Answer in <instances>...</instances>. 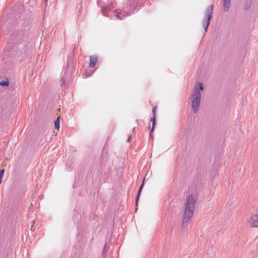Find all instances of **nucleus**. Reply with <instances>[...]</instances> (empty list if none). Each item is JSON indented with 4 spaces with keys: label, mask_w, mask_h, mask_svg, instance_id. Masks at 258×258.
<instances>
[{
    "label": "nucleus",
    "mask_w": 258,
    "mask_h": 258,
    "mask_svg": "<svg viewBox=\"0 0 258 258\" xmlns=\"http://www.w3.org/2000/svg\"><path fill=\"white\" fill-rule=\"evenodd\" d=\"M130 139H131V137H130V136H129V137H128V139H127V142H130Z\"/></svg>",
    "instance_id": "2eb2a0df"
},
{
    "label": "nucleus",
    "mask_w": 258,
    "mask_h": 258,
    "mask_svg": "<svg viewBox=\"0 0 258 258\" xmlns=\"http://www.w3.org/2000/svg\"><path fill=\"white\" fill-rule=\"evenodd\" d=\"M153 116L151 118V121L152 122V127L151 130V132H153L156 124V108L154 107L152 109Z\"/></svg>",
    "instance_id": "39448f33"
},
{
    "label": "nucleus",
    "mask_w": 258,
    "mask_h": 258,
    "mask_svg": "<svg viewBox=\"0 0 258 258\" xmlns=\"http://www.w3.org/2000/svg\"><path fill=\"white\" fill-rule=\"evenodd\" d=\"M4 174V169L0 170V184L2 183V178Z\"/></svg>",
    "instance_id": "f8f14e48"
},
{
    "label": "nucleus",
    "mask_w": 258,
    "mask_h": 258,
    "mask_svg": "<svg viewBox=\"0 0 258 258\" xmlns=\"http://www.w3.org/2000/svg\"><path fill=\"white\" fill-rule=\"evenodd\" d=\"M0 84L3 86H8L9 85V82L8 81H2L1 82Z\"/></svg>",
    "instance_id": "9b49d317"
},
{
    "label": "nucleus",
    "mask_w": 258,
    "mask_h": 258,
    "mask_svg": "<svg viewBox=\"0 0 258 258\" xmlns=\"http://www.w3.org/2000/svg\"><path fill=\"white\" fill-rule=\"evenodd\" d=\"M250 226L252 227H257L258 226V210L255 214L250 217L249 221Z\"/></svg>",
    "instance_id": "20e7f679"
},
{
    "label": "nucleus",
    "mask_w": 258,
    "mask_h": 258,
    "mask_svg": "<svg viewBox=\"0 0 258 258\" xmlns=\"http://www.w3.org/2000/svg\"><path fill=\"white\" fill-rule=\"evenodd\" d=\"M111 8H108V7H103L102 8V11L103 13H105L106 11H107L108 10V9H110Z\"/></svg>",
    "instance_id": "ddd939ff"
},
{
    "label": "nucleus",
    "mask_w": 258,
    "mask_h": 258,
    "mask_svg": "<svg viewBox=\"0 0 258 258\" xmlns=\"http://www.w3.org/2000/svg\"><path fill=\"white\" fill-rule=\"evenodd\" d=\"M59 124H60V122H59V117H57L56 118V119L55 120V122H54V125H55V127L58 129L59 128Z\"/></svg>",
    "instance_id": "9d476101"
},
{
    "label": "nucleus",
    "mask_w": 258,
    "mask_h": 258,
    "mask_svg": "<svg viewBox=\"0 0 258 258\" xmlns=\"http://www.w3.org/2000/svg\"><path fill=\"white\" fill-rule=\"evenodd\" d=\"M199 88L197 87L194 88L191 94V108L194 113H197L199 110L201 102V91H203L204 88L202 83H199Z\"/></svg>",
    "instance_id": "f03ea898"
},
{
    "label": "nucleus",
    "mask_w": 258,
    "mask_h": 258,
    "mask_svg": "<svg viewBox=\"0 0 258 258\" xmlns=\"http://www.w3.org/2000/svg\"><path fill=\"white\" fill-rule=\"evenodd\" d=\"M64 82H65L64 78V77L63 76V77H62L61 79V85L64 84Z\"/></svg>",
    "instance_id": "4468645a"
},
{
    "label": "nucleus",
    "mask_w": 258,
    "mask_h": 258,
    "mask_svg": "<svg viewBox=\"0 0 258 258\" xmlns=\"http://www.w3.org/2000/svg\"><path fill=\"white\" fill-rule=\"evenodd\" d=\"M196 205V199L192 195H189L184 203L183 223L189 221L193 216Z\"/></svg>",
    "instance_id": "f257e3e1"
},
{
    "label": "nucleus",
    "mask_w": 258,
    "mask_h": 258,
    "mask_svg": "<svg viewBox=\"0 0 258 258\" xmlns=\"http://www.w3.org/2000/svg\"><path fill=\"white\" fill-rule=\"evenodd\" d=\"M213 10V5L209 6L207 9L205 17V20L203 22V25L204 27H205V31H207L208 26L210 24V22L212 17Z\"/></svg>",
    "instance_id": "7ed1b4c3"
},
{
    "label": "nucleus",
    "mask_w": 258,
    "mask_h": 258,
    "mask_svg": "<svg viewBox=\"0 0 258 258\" xmlns=\"http://www.w3.org/2000/svg\"><path fill=\"white\" fill-rule=\"evenodd\" d=\"M223 2L224 11L225 12L228 11L231 5V0H223Z\"/></svg>",
    "instance_id": "423d86ee"
},
{
    "label": "nucleus",
    "mask_w": 258,
    "mask_h": 258,
    "mask_svg": "<svg viewBox=\"0 0 258 258\" xmlns=\"http://www.w3.org/2000/svg\"><path fill=\"white\" fill-rule=\"evenodd\" d=\"M90 62L89 63V66L90 68H94L95 66L96 63L97 62V57L95 56H90Z\"/></svg>",
    "instance_id": "0eeeda50"
},
{
    "label": "nucleus",
    "mask_w": 258,
    "mask_h": 258,
    "mask_svg": "<svg viewBox=\"0 0 258 258\" xmlns=\"http://www.w3.org/2000/svg\"><path fill=\"white\" fill-rule=\"evenodd\" d=\"M143 185H144V181L143 182L142 185H141L138 191V193L137 194V197H136V205L138 204V201L139 200V198H140V194H141V190H142V188L143 186Z\"/></svg>",
    "instance_id": "6e6552de"
},
{
    "label": "nucleus",
    "mask_w": 258,
    "mask_h": 258,
    "mask_svg": "<svg viewBox=\"0 0 258 258\" xmlns=\"http://www.w3.org/2000/svg\"><path fill=\"white\" fill-rule=\"evenodd\" d=\"M114 13L116 14V17L119 19L122 20V17H123L124 16L122 15L121 13H119V12H117V11H114Z\"/></svg>",
    "instance_id": "1a4fd4ad"
}]
</instances>
